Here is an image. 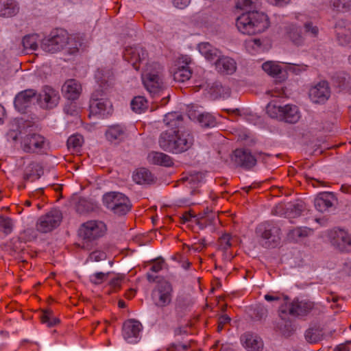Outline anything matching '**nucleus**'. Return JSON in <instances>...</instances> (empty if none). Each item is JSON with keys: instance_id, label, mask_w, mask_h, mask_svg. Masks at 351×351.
Wrapping results in <instances>:
<instances>
[{"instance_id": "9d476101", "label": "nucleus", "mask_w": 351, "mask_h": 351, "mask_svg": "<svg viewBox=\"0 0 351 351\" xmlns=\"http://www.w3.org/2000/svg\"><path fill=\"white\" fill-rule=\"evenodd\" d=\"M232 160L239 166L244 167H252L256 163V160L248 150L238 149L234 152Z\"/></svg>"}, {"instance_id": "8fccbe9b", "label": "nucleus", "mask_w": 351, "mask_h": 351, "mask_svg": "<svg viewBox=\"0 0 351 351\" xmlns=\"http://www.w3.org/2000/svg\"><path fill=\"white\" fill-rule=\"evenodd\" d=\"M173 3L178 10H184L189 5L190 0H173Z\"/></svg>"}, {"instance_id": "39448f33", "label": "nucleus", "mask_w": 351, "mask_h": 351, "mask_svg": "<svg viewBox=\"0 0 351 351\" xmlns=\"http://www.w3.org/2000/svg\"><path fill=\"white\" fill-rule=\"evenodd\" d=\"M143 80L147 90L153 95L163 93L165 90L162 80L157 73L152 72L150 65L147 66Z\"/></svg>"}, {"instance_id": "680f3d73", "label": "nucleus", "mask_w": 351, "mask_h": 351, "mask_svg": "<svg viewBox=\"0 0 351 351\" xmlns=\"http://www.w3.org/2000/svg\"><path fill=\"white\" fill-rule=\"evenodd\" d=\"M186 349H187V346L178 345V346L172 347L171 348L170 351H186Z\"/></svg>"}, {"instance_id": "4d7b16f0", "label": "nucleus", "mask_w": 351, "mask_h": 351, "mask_svg": "<svg viewBox=\"0 0 351 351\" xmlns=\"http://www.w3.org/2000/svg\"><path fill=\"white\" fill-rule=\"evenodd\" d=\"M164 263V260L161 258H157L152 267V270L155 272H158L162 269V265Z\"/></svg>"}, {"instance_id": "5701e85b", "label": "nucleus", "mask_w": 351, "mask_h": 351, "mask_svg": "<svg viewBox=\"0 0 351 351\" xmlns=\"http://www.w3.org/2000/svg\"><path fill=\"white\" fill-rule=\"evenodd\" d=\"M216 66L219 71L231 74L236 71V63L232 58L228 57H222L218 59L216 62Z\"/></svg>"}, {"instance_id": "79ce46f5", "label": "nucleus", "mask_w": 351, "mask_h": 351, "mask_svg": "<svg viewBox=\"0 0 351 351\" xmlns=\"http://www.w3.org/2000/svg\"><path fill=\"white\" fill-rule=\"evenodd\" d=\"M262 67L263 69L270 75L275 76L281 72L280 66L273 62H267L263 64Z\"/></svg>"}, {"instance_id": "3c124183", "label": "nucleus", "mask_w": 351, "mask_h": 351, "mask_svg": "<svg viewBox=\"0 0 351 351\" xmlns=\"http://www.w3.org/2000/svg\"><path fill=\"white\" fill-rule=\"evenodd\" d=\"M230 321V317L228 315H222L219 318L218 321V326H217V331L220 332L223 328L225 324L229 323Z\"/></svg>"}, {"instance_id": "a211bd4d", "label": "nucleus", "mask_w": 351, "mask_h": 351, "mask_svg": "<svg viewBox=\"0 0 351 351\" xmlns=\"http://www.w3.org/2000/svg\"><path fill=\"white\" fill-rule=\"evenodd\" d=\"M300 118V114L296 106L286 105L283 106L281 119L290 123H295Z\"/></svg>"}, {"instance_id": "a878e982", "label": "nucleus", "mask_w": 351, "mask_h": 351, "mask_svg": "<svg viewBox=\"0 0 351 351\" xmlns=\"http://www.w3.org/2000/svg\"><path fill=\"white\" fill-rule=\"evenodd\" d=\"M133 180L138 184H150L154 182L151 172L145 168L137 169L133 175Z\"/></svg>"}, {"instance_id": "423d86ee", "label": "nucleus", "mask_w": 351, "mask_h": 351, "mask_svg": "<svg viewBox=\"0 0 351 351\" xmlns=\"http://www.w3.org/2000/svg\"><path fill=\"white\" fill-rule=\"evenodd\" d=\"M62 214L58 210H51L41 217L37 223V230L41 232H48L59 226Z\"/></svg>"}, {"instance_id": "4468645a", "label": "nucleus", "mask_w": 351, "mask_h": 351, "mask_svg": "<svg viewBox=\"0 0 351 351\" xmlns=\"http://www.w3.org/2000/svg\"><path fill=\"white\" fill-rule=\"evenodd\" d=\"M280 229L277 227L265 228L261 234V237L265 241V245L268 247H274L278 245L280 241Z\"/></svg>"}, {"instance_id": "b1692460", "label": "nucleus", "mask_w": 351, "mask_h": 351, "mask_svg": "<svg viewBox=\"0 0 351 351\" xmlns=\"http://www.w3.org/2000/svg\"><path fill=\"white\" fill-rule=\"evenodd\" d=\"M42 98H43L47 107L56 106L60 99L58 92L49 86H46L43 89V93L40 95V99Z\"/></svg>"}, {"instance_id": "6e6d98bb", "label": "nucleus", "mask_w": 351, "mask_h": 351, "mask_svg": "<svg viewBox=\"0 0 351 351\" xmlns=\"http://www.w3.org/2000/svg\"><path fill=\"white\" fill-rule=\"evenodd\" d=\"M302 208L300 205L294 206L293 208L288 212L287 215L289 217H295L301 213Z\"/></svg>"}, {"instance_id": "774afa93", "label": "nucleus", "mask_w": 351, "mask_h": 351, "mask_svg": "<svg viewBox=\"0 0 351 351\" xmlns=\"http://www.w3.org/2000/svg\"><path fill=\"white\" fill-rule=\"evenodd\" d=\"M341 190H342L344 193H348V192H349V186L342 185V186H341Z\"/></svg>"}, {"instance_id": "58836bf2", "label": "nucleus", "mask_w": 351, "mask_h": 351, "mask_svg": "<svg viewBox=\"0 0 351 351\" xmlns=\"http://www.w3.org/2000/svg\"><path fill=\"white\" fill-rule=\"evenodd\" d=\"M288 37L295 44H300L302 41V36L298 30V28L294 25H291L288 27L287 30Z\"/></svg>"}, {"instance_id": "cd10ccee", "label": "nucleus", "mask_w": 351, "mask_h": 351, "mask_svg": "<svg viewBox=\"0 0 351 351\" xmlns=\"http://www.w3.org/2000/svg\"><path fill=\"white\" fill-rule=\"evenodd\" d=\"M147 56V52L143 49H141V54L140 52L136 51V50H134L132 49H127L126 53H125V59L132 64L136 70L138 69L136 61L141 60V59L145 60Z\"/></svg>"}, {"instance_id": "dca6fc26", "label": "nucleus", "mask_w": 351, "mask_h": 351, "mask_svg": "<svg viewBox=\"0 0 351 351\" xmlns=\"http://www.w3.org/2000/svg\"><path fill=\"white\" fill-rule=\"evenodd\" d=\"M335 202L336 199L332 193H322L315 198V206L318 210L324 212L332 207Z\"/></svg>"}, {"instance_id": "72a5a7b5", "label": "nucleus", "mask_w": 351, "mask_h": 351, "mask_svg": "<svg viewBox=\"0 0 351 351\" xmlns=\"http://www.w3.org/2000/svg\"><path fill=\"white\" fill-rule=\"evenodd\" d=\"M323 333L321 329L318 328H312L308 329L305 335L306 340L310 343H316L322 339Z\"/></svg>"}, {"instance_id": "5fc2aeb1", "label": "nucleus", "mask_w": 351, "mask_h": 351, "mask_svg": "<svg viewBox=\"0 0 351 351\" xmlns=\"http://www.w3.org/2000/svg\"><path fill=\"white\" fill-rule=\"evenodd\" d=\"M256 317L259 319H261L263 317H265L267 316V309L262 305L258 306L255 308Z\"/></svg>"}, {"instance_id": "e433bc0d", "label": "nucleus", "mask_w": 351, "mask_h": 351, "mask_svg": "<svg viewBox=\"0 0 351 351\" xmlns=\"http://www.w3.org/2000/svg\"><path fill=\"white\" fill-rule=\"evenodd\" d=\"M106 135L108 138L111 141L117 139L121 140L124 138V132L118 125L110 127L106 132Z\"/></svg>"}, {"instance_id": "4be33fe9", "label": "nucleus", "mask_w": 351, "mask_h": 351, "mask_svg": "<svg viewBox=\"0 0 351 351\" xmlns=\"http://www.w3.org/2000/svg\"><path fill=\"white\" fill-rule=\"evenodd\" d=\"M243 341L244 346L248 351H261L263 348L262 340L252 334H246Z\"/></svg>"}, {"instance_id": "e2e57ef3", "label": "nucleus", "mask_w": 351, "mask_h": 351, "mask_svg": "<svg viewBox=\"0 0 351 351\" xmlns=\"http://www.w3.org/2000/svg\"><path fill=\"white\" fill-rule=\"evenodd\" d=\"M334 351H350V348L347 344H341Z\"/></svg>"}, {"instance_id": "603ef678", "label": "nucleus", "mask_w": 351, "mask_h": 351, "mask_svg": "<svg viewBox=\"0 0 351 351\" xmlns=\"http://www.w3.org/2000/svg\"><path fill=\"white\" fill-rule=\"evenodd\" d=\"M348 1L346 0H338L335 3V5L339 8V10H349L350 5Z\"/></svg>"}, {"instance_id": "2f4dec72", "label": "nucleus", "mask_w": 351, "mask_h": 351, "mask_svg": "<svg viewBox=\"0 0 351 351\" xmlns=\"http://www.w3.org/2000/svg\"><path fill=\"white\" fill-rule=\"evenodd\" d=\"M199 49L200 53L208 60H213L217 55V50L208 43H201Z\"/></svg>"}, {"instance_id": "aec40b11", "label": "nucleus", "mask_w": 351, "mask_h": 351, "mask_svg": "<svg viewBox=\"0 0 351 351\" xmlns=\"http://www.w3.org/2000/svg\"><path fill=\"white\" fill-rule=\"evenodd\" d=\"M43 174V167L37 162H32L26 167L24 173V180H32L35 181L40 178Z\"/></svg>"}, {"instance_id": "4c0bfd02", "label": "nucleus", "mask_w": 351, "mask_h": 351, "mask_svg": "<svg viewBox=\"0 0 351 351\" xmlns=\"http://www.w3.org/2000/svg\"><path fill=\"white\" fill-rule=\"evenodd\" d=\"M131 106L133 109L136 112H141L144 109L147 108V100L142 96L135 97L132 102Z\"/></svg>"}, {"instance_id": "ea45409f", "label": "nucleus", "mask_w": 351, "mask_h": 351, "mask_svg": "<svg viewBox=\"0 0 351 351\" xmlns=\"http://www.w3.org/2000/svg\"><path fill=\"white\" fill-rule=\"evenodd\" d=\"M283 112V106H277L274 103H269L267 106V112L272 118L281 119Z\"/></svg>"}, {"instance_id": "13d9d810", "label": "nucleus", "mask_w": 351, "mask_h": 351, "mask_svg": "<svg viewBox=\"0 0 351 351\" xmlns=\"http://www.w3.org/2000/svg\"><path fill=\"white\" fill-rule=\"evenodd\" d=\"M122 281L121 277H117L114 279H112L110 282L109 285L113 289H117L121 287V283Z\"/></svg>"}, {"instance_id": "f704fd0d", "label": "nucleus", "mask_w": 351, "mask_h": 351, "mask_svg": "<svg viewBox=\"0 0 351 351\" xmlns=\"http://www.w3.org/2000/svg\"><path fill=\"white\" fill-rule=\"evenodd\" d=\"M38 36L37 35L26 36L23 39V45L25 50L28 52L36 49Z\"/></svg>"}, {"instance_id": "c85d7f7f", "label": "nucleus", "mask_w": 351, "mask_h": 351, "mask_svg": "<svg viewBox=\"0 0 351 351\" xmlns=\"http://www.w3.org/2000/svg\"><path fill=\"white\" fill-rule=\"evenodd\" d=\"M150 160L156 165L169 167L173 164L171 157L160 152H154L149 154Z\"/></svg>"}, {"instance_id": "9b49d317", "label": "nucleus", "mask_w": 351, "mask_h": 351, "mask_svg": "<svg viewBox=\"0 0 351 351\" xmlns=\"http://www.w3.org/2000/svg\"><path fill=\"white\" fill-rule=\"evenodd\" d=\"M23 144L25 152L34 153L43 147L45 139L43 136L39 134H31L23 138Z\"/></svg>"}, {"instance_id": "052dcab7", "label": "nucleus", "mask_w": 351, "mask_h": 351, "mask_svg": "<svg viewBox=\"0 0 351 351\" xmlns=\"http://www.w3.org/2000/svg\"><path fill=\"white\" fill-rule=\"evenodd\" d=\"M195 216L191 213V211L185 212L182 217H181V219L183 223H185L186 221H189L191 220L192 217H195Z\"/></svg>"}, {"instance_id": "49530a36", "label": "nucleus", "mask_w": 351, "mask_h": 351, "mask_svg": "<svg viewBox=\"0 0 351 351\" xmlns=\"http://www.w3.org/2000/svg\"><path fill=\"white\" fill-rule=\"evenodd\" d=\"M11 220L8 218H3L0 217V228L3 229L5 233L8 234L12 230Z\"/></svg>"}, {"instance_id": "69168bd1", "label": "nucleus", "mask_w": 351, "mask_h": 351, "mask_svg": "<svg viewBox=\"0 0 351 351\" xmlns=\"http://www.w3.org/2000/svg\"><path fill=\"white\" fill-rule=\"evenodd\" d=\"M147 278H148V280H149V282H154V281H156V280L157 278H158V276H155V277H154V276H152V275L148 274V275H147Z\"/></svg>"}, {"instance_id": "bf43d9fd", "label": "nucleus", "mask_w": 351, "mask_h": 351, "mask_svg": "<svg viewBox=\"0 0 351 351\" xmlns=\"http://www.w3.org/2000/svg\"><path fill=\"white\" fill-rule=\"evenodd\" d=\"M280 327H282V326H280ZM281 330H282V332H284V335H289L290 333L294 330V328L293 327V326L289 323V324H285L284 325V328H281Z\"/></svg>"}, {"instance_id": "393cba45", "label": "nucleus", "mask_w": 351, "mask_h": 351, "mask_svg": "<svg viewBox=\"0 0 351 351\" xmlns=\"http://www.w3.org/2000/svg\"><path fill=\"white\" fill-rule=\"evenodd\" d=\"M18 8L12 0L0 1V15L3 17H10L16 14Z\"/></svg>"}, {"instance_id": "2eb2a0df", "label": "nucleus", "mask_w": 351, "mask_h": 351, "mask_svg": "<svg viewBox=\"0 0 351 351\" xmlns=\"http://www.w3.org/2000/svg\"><path fill=\"white\" fill-rule=\"evenodd\" d=\"M36 96L34 90L29 89L19 93L14 100L15 107L21 112H23L30 104L32 99Z\"/></svg>"}, {"instance_id": "338daca9", "label": "nucleus", "mask_w": 351, "mask_h": 351, "mask_svg": "<svg viewBox=\"0 0 351 351\" xmlns=\"http://www.w3.org/2000/svg\"><path fill=\"white\" fill-rule=\"evenodd\" d=\"M276 4H282V3H287L290 0H274Z\"/></svg>"}, {"instance_id": "c03bdc74", "label": "nucleus", "mask_w": 351, "mask_h": 351, "mask_svg": "<svg viewBox=\"0 0 351 351\" xmlns=\"http://www.w3.org/2000/svg\"><path fill=\"white\" fill-rule=\"evenodd\" d=\"M131 204H130L128 198H127L125 202H123L112 210L117 215H123L129 212Z\"/></svg>"}, {"instance_id": "864d4df0", "label": "nucleus", "mask_w": 351, "mask_h": 351, "mask_svg": "<svg viewBox=\"0 0 351 351\" xmlns=\"http://www.w3.org/2000/svg\"><path fill=\"white\" fill-rule=\"evenodd\" d=\"M252 4V0H241L236 5L237 8L243 10L251 7Z\"/></svg>"}, {"instance_id": "bb28decb", "label": "nucleus", "mask_w": 351, "mask_h": 351, "mask_svg": "<svg viewBox=\"0 0 351 351\" xmlns=\"http://www.w3.org/2000/svg\"><path fill=\"white\" fill-rule=\"evenodd\" d=\"M142 328L141 324L134 319H129L123 324V331L126 337H136Z\"/></svg>"}, {"instance_id": "0e129e2a", "label": "nucleus", "mask_w": 351, "mask_h": 351, "mask_svg": "<svg viewBox=\"0 0 351 351\" xmlns=\"http://www.w3.org/2000/svg\"><path fill=\"white\" fill-rule=\"evenodd\" d=\"M265 298L266 300H267L269 302L274 301V300H278L279 299L278 297H275V296L270 295H265Z\"/></svg>"}, {"instance_id": "20e7f679", "label": "nucleus", "mask_w": 351, "mask_h": 351, "mask_svg": "<svg viewBox=\"0 0 351 351\" xmlns=\"http://www.w3.org/2000/svg\"><path fill=\"white\" fill-rule=\"evenodd\" d=\"M106 226L101 221L91 220L84 223L80 228V234L84 240L94 241L104 235Z\"/></svg>"}, {"instance_id": "6e6552de", "label": "nucleus", "mask_w": 351, "mask_h": 351, "mask_svg": "<svg viewBox=\"0 0 351 351\" xmlns=\"http://www.w3.org/2000/svg\"><path fill=\"white\" fill-rule=\"evenodd\" d=\"M158 290L154 293L156 305L163 307L170 304L171 300L172 287L171 285L163 280L158 281Z\"/></svg>"}, {"instance_id": "de8ad7c7", "label": "nucleus", "mask_w": 351, "mask_h": 351, "mask_svg": "<svg viewBox=\"0 0 351 351\" xmlns=\"http://www.w3.org/2000/svg\"><path fill=\"white\" fill-rule=\"evenodd\" d=\"M76 207L79 213H85L91 208L90 204L84 199H80Z\"/></svg>"}, {"instance_id": "412c9836", "label": "nucleus", "mask_w": 351, "mask_h": 351, "mask_svg": "<svg viewBox=\"0 0 351 351\" xmlns=\"http://www.w3.org/2000/svg\"><path fill=\"white\" fill-rule=\"evenodd\" d=\"M90 261L92 267L97 268H103L106 266L111 265L110 261L107 260L106 254L104 252L95 251L90 254Z\"/></svg>"}, {"instance_id": "f03ea898", "label": "nucleus", "mask_w": 351, "mask_h": 351, "mask_svg": "<svg viewBox=\"0 0 351 351\" xmlns=\"http://www.w3.org/2000/svg\"><path fill=\"white\" fill-rule=\"evenodd\" d=\"M69 45V51L74 53L78 51L82 43L78 37L69 38L68 33L64 29H56L52 32L48 38L43 39L42 47L44 50L51 53L60 51Z\"/></svg>"}, {"instance_id": "09e8293b", "label": "nucleus", "mask_w": 351, "mask_h": 351, "mask_svg": "<svg viewBox=\"0 0 351 351\" xmlns=\"http://www.w3.org/2000/svg\"><path fill=\"white\" fill-rule=\"evenodd\" d=\"M304 28L306 32H311L313 36H316L318 34L319 29L317 27L313 25L311 22L305 23Z\"/></svg>"}, {"instance_id": "c9c22d12", "label": "nucleus", "mask_w": 351, "mask_h": 351, "mask_svg": "<svg viewBox=\"0 0 351 351\" xmlns=\"http://www.w3.org/2000/svg\"><path fill=\"white\" fill-rule=\"evenodd\" d=\"M43 324H47L48 326L51 327L59 324L58 318L53 316V313L50 310H43V315L40 317Z\"/></svg>"}, {"instance_id": "a18cd8bd", "label": "nucleus", "mask_w": 351, "mask_h": 351, "mask_svg": "<svg viewBox=\"0 0 351 351\" xmlns=\"http://www.w3.org/2000/svg\"><path fill=\"white\" fill-rule=\"evenodd\" d=\"M108 276V273L97 272L91 277L90 281L95 285H99L106 280Z\"/></svg>"}, {"instance_id": "a19ab883", "label": "nucleus", "mask_w": 351, "mask_h": 351, "mask_svg": "<svg viewBox=\"0 0 351 351\" xmlns=\"http://www.w3.org/2000/svg\"><path fill=\"white\" fill-rule=\"evenodd\" d=\"M232 245L231 237L229 234H223L218 240V250L224 253Z\"/></svg>"}, {"instance_id": "473e14b6", "label": "nucleus", "mask_w": 351, "mask_h": 351, "mask_svg": "<svg viewBox=\"0 0 351 351\" xmlns=\"http://www.w3.org/2000/svg\"><path fill=\"white\" fill-rule=\"evenodd\" d=\"M83 143V138L80 135H73L69 138L67 146L73 153H77Z\"/></svg>"}, {"instance_id": "0eeeda50", "label": "nucleus", "mask_w": 351, "mask_h": 351, "mask_svg": "<svg viewBox=\"0 0 351 351\" xmlns=\"http://www.w3.org/2000/svg\"><path fill=\"white\" fill-rule=\"evenodd\" d=\"M314 307L313 302H291L287 309H281L280 316L285 319L287 314L292 316L304 315L309 313Z\"/></svg>"}, {"instance_id": "f257e3e1", "label": "nucleus", "mask_w": 351, "mask_h": 351, "mask_svg": "<svg viewBox=\"0 0 351 351\" xmlns=\"http://www.w3.org/2000/svg\"><path fill=\"white\" fill-rule=\"evenodd\" d=\"M182 117L176 112L167 113L164 118L163 132L160 139V147L166 151L178 154L186 151L192 145L193 138L189 134L180 133Z\"/></svg>"}, {"instance_id": "c756f323", "label": "nucleus", "mask_w": 351, "mask_h": 351, "mask_svg": "<svg viewBox=\"0 0 351 351\" xmlns=\"http://www.w3.org/2000/svg\"><path fill=\"white\" fill-rule=\"evenodd\" d=\"M310 230L306 228H297L291 230L287 238L290 241L298 242L308 237Z\"/></svg>"}, {"instance_id": "f8f14e48", "label": "nucleus", "mask_w": 351, "mask_h": 351, "mask_svg": "<svg viewBox=\"0 0 351 351\" xmlns=\"http://www.w3.org/2000/svg\"><path fill=\"white\" fill-rule=\"evenodd\" d=\"M331 237L332 245L340 251L348 250V248L351 244L350 234L343 229L335 230L332 233Z\"/></svg>"}, {"instance_id": "f3484780", "label": "nucleus", "mask_w": 351, "mask_h": 351, "mask_svg": "<svg viewBox=\"0 0 351 351\" xmlns=\"http://www.w3.org/2000/svg\"><path fill=\"white\" fill-rule=\"evenodd\" d=\"M128 197L122 193L117 192L107 193L104 196V202L106 206L113 210L123 202L126 201Z\"/></svg>"}, {"instance_id": "1a4fd4ad", "label": "nucleus", "mask_w": 351, "mask_h": 351, "mask_svg": "<svg viewBox=\"0 0 351 351\" xmlns=\"http://www.w3.org/2000/svg\"><path fill=\"white\" fill-rule=\"evenodd\" d=\"M309 96L315 103H323L330 97V88L328 84L322 81L311 88Z\"/></svg>"}, {"instance_id": "7c9ffc66", "label": "nucleus", "mask_w": 351, "mask_h": 351, "mask_svg": "<svg viewBox=\"0 0 351 351\" xmlns=\"http://www.w3.org/2000/svg\"><path fill=\"white\" fill-rule=\"evenodd\" d=\"M98 95L93 94L90 104V110L93 114H99L106 109V104L101 99H99Z\"/></svg>"}, {"instance_id": "37998d69", "label": "nucleus", "mask_w": 351, "mask_h": 351, "mask_svg": "<svg viewBox=\"0 0 351 351\" xmlns=\"http://www.w3.org/2000/svg\"><path fill=\"white\" fill-rule=\"evenodd\" d=\"M198 121L202 124V125L205 128H213L216 125L215 118L209 114H203L199 115Z\"/></svg>"}, {"instance_id": "6ab92c4d", "label": "nucleus", "mask_w": 351, "mask_h": 351, "mask_svg": "<svg viewBox=\"0 0 351 351\" xmlns=\"http://www.w3.org/2000/svg\"><path fill=\"white\" fill-rule=\"evenodd\" d=\"M180 63V62H178L179 65L173 73V79L178 82H184L191 78V71L187 66L189 62L186 61V59L182 62L184 64L181 65Z\"/></svg>"}, {"instance_id": "ddd939ff", "label": "nucleus", "mask_w": 351, "mask_h": 351, "mask_svg": "<svg viewBox=\"0 0 351 351\" xmlns=\"http://www.w3.org/2000/svg\"><path fill=\"white\" fill-rule=\"evenodd\" d=\"M62 91L68 99L75 100L80 97L82 92V86L77 80L70 79L64 82Z\"/></svg>"}, {"instance_id": "7ed1b4c3", "label": "nucleus", "mask_w": 351, "mask_h": 351, "mask_svg": "<svg viewBox=\"0 0 351 351\" xmlns=\"http://www.w3.org/2000/svg\"><path fill=\"white\" fill-rule=\"evenodd\" d=\"M237 26L243 34H255L265 30L269 27V21L263 13L248 12L237 18Z\"/></svg>"}]
</instances>
